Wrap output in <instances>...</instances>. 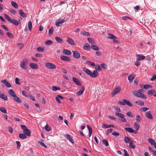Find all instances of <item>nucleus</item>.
<instances>
[{"instance_id": "f257e3e1", "label": "nucleus", "mask_w": 156, "mask_h": 156, "mask_svg": "<svg viewBox=\"0 0 156 156\" xmlns=\"http://www.w3.org/2000/svg\"><path fill=\"white\" fill-rule=\"evenodd\" d=\"M95 70H94L93 73L86 67H83V69L84 71L90 75L91 77L95 78L98 76V72L97 70L101 71V68L99 65H95Z\"/></svg>"}, {"instance_id": "f03ea898", "label": "nucleus", "mask_w": 156, "mask_h": 156, "mask_svg": "<svg viewBox=\"0 0 156 156\" xmlns=\"http://www.w3.org/2000/svg\"><path fill=\"white\" fill-rule=\"evenodd\" d=\"M5 18L10 23H12L16 26H18L19 24V23L16 20L14 19H11L6 14H4Z\"/></svg>"}, {"instance_id": "7ed1b4c3", "label": "nucleus", "mask_w": 156, "mask_h": 156, "mask_svg": "<svg viewBox=\"0 0 156 156\" xmlns=\"http://www.w3.org/2000/svg\"><path fill=\"white\" fill-rule=\"evenodd\" d=\"M21 128L23 130V133L26 136H30L31 135V131L30 130L27 129V127L24 125H21L20 126Z\"/></svg>"}, {"instance_id": "20e7f679", "label": "nucleus", "mask_w": 156, "mask_h": 156, "mask_svg": "<svg viewBox=\"0 0 156 156\" xmlns=\"http://www.w3.org/2000/svg\"><path fill=\"white\" fill-rule=\"evenodd\" d=\"M132 93L133 95L137 97L141 98L144 99H146L147 98V97L144 94L138 92L136 91H133Z\"/></svg>"}, {"instance_id": "39448f33", "label": "nucleus", "mask_w": 156, "mask_h": 156, "mask_svg": "<svg viewBox=\"0 0 156 156\" xmlns=\"http://www.w3.org/2000/svg\"><path fill=\"white\" fill-rule=\"evenodd\" d=\"M122 101H122H118V103L120 105H125L126 104L130 107H132L133 106L132 104L129 100L123 99Z\"/></svg>"}, {"instance_id": "423d86ee", "label": "nucleus", "mask_w": 156, "mask_h": 156, "mask_svg": "<svg viewBox=\"0 0 156 156\" xmlns=\"http://www.w3.org/2000/svg\"><path fill=\"white\" fill-rule=\"evenodd\" d=\"M28 60L27 59H24L20 63V66L23 69H27L26 65L28 64Z\"/></svg>"}, {"instance_id": "0eeeda50", "label": "nucleus", "mask_w": 156, "mask_h": 156, "mask_svg": "<svg viewBox=\"0 0 156 156\" xmlns=\"http://www.w3.org/2000/svg\"><path fill=\"white\" fill-rule=\"evenodd\" d=\"M115 114L116 115L120 117L121 119H119L120 121L123 122H126L127 120L125 118V116L124 115L119 112H116Z\"/></svg>"}, {"instance_id": "6e6552de", "label": "nucleus", "mask_w": 156, "mask_h": 156, "mask_svg": "<svg viewBox=\"0 0 156 156\" xmlns=\"http://www.w3.org/2000/svg\"><path fill=\"white\" fill-rule=\"evenodd\" d=\"M45 66L48 69H54L56 68V66L51 63L47 62L45 63Z\"/></svg>"}, {"instance_id": "1a4fd4ad", "label": "nucleus", "mask_w": 156, "mask_h": 156, "mask_svg": "<svg viewBox=\"0 0 156 156\" xmlns=\"http://www.w3.org/2000/svg\"><path fill=\"white\" fill-rule=\"evenodd\" d=\"M121 90V88L120 87H115L113 93H112V94L113 96H114L115 95L120 93Z\"/></svg>"}, {"instance_id": "9d476101", "label": "nucleus", "mask_w": 156, "mask_h": 156, "mask_svg": "<svg viewBox=\"0 0 156 156\" xmlns=\"http://www.w3.org/2000/svg\"><path fill=\"white\" fill-rule=\"evenodd\" d=\"M85 90V87L84 86L81 87V89L79 90V91L76 92V94L77 96H79L81 95L83 93Z\"/></svg>"}, {"instance_id": "9b49d317", "label": "nucleus", "mask_w": 156, "mask_h": 156, "mask_svg": "<svg viewBox=\"0 0 156 156\" xmlns=\"http://www.w3.org/2000/svg\"><path fill=\"white\" fill-rule=\"evenodd\" d=\"M73 57L76 59H78L80 57V55L78 51H72Z\"/></svg>"}, {"instance_id": "f8f14e48", "label": "nucleus", "mask_w": 156, "mask_h": 156, "mask_svg": "<svg viewBox=\"0 0 156 156\" xmlns=\"http://www.w3.org/2000/svg\"><path fill=\"white\" fill-rule=\"evenodd\" d=\"M73 81L77 85L81 86L82 85L81 83L78 79L76 78L75 77H73L72 78Z\"/></svg>"}, {"instance_id": "ddd939ff", "label": "nucleus", "mask_w": 156, "mask_h": 156, "mask_svg": "<svg viewBox=\"0 0 156 156\" xmlns=\"http://www.w3.org/2000/svg\"><path fill=\"white\" fill-rule=\"evenodd\" d=\"M60 59L63 61H70L71 60L69 57L65 55H61L60 56Z\"/></svg>"}, {"instance_id": "4468645a", "label": "nucleus", "mask_w": 156, "mask_h": 156, "mask_svg": "<svg viewBox=\"0 0 156 156\" xmlns=\"http://www.w3.org/2000/svg\"><path fill=\"white\" fill-rule=\"evenodd\" d=\"M65 136L66 139L68 140L72 144L74 143V142L73 140V139L72 138L71 136L70 135L68 134H66L65 135Z\"/></svg>"}, {"instance_id": "2eb2a0df", "label": "nucleus", "mask_w": 156, "mask_h": 156, "mask_svg": "<svg viewBox=\"0 0 156 156\" xmlns=\"http://www.w3.org/2000/svg\"><path fill=\"white\" fill-rule=\"evenodd\" d=\"M29 66L33 69H37L38 68V65L36 63H31L29 64Z\"/></svg>"}, {"instance_id": "dca6fc26", "label": "nucleus", "mask_w": 156, "mask_h": 156, "mask_svg": "<svg viewBox=\"0 0 156 156\" xmlns=\"http://www.w3.org/2000/svg\"><path fill=\"white\" fill-rule=\"evenodd\" d=\"M135 77V75L133 74H131L128 76V79L130 83H131L133 82Z\"/></svg>"}, {"instance_id": "f3484780", "label": "nucleus", "mask_w": 156, "mask_h": 156, "mask_svg": "<svg viewBox=\"0 0 156 156\" xmlns=\"http://www.w3.org/2000/svg\"><path fill=\"white\" fill-rule=\"evenodd\" d=\"M1 82L3 83L4 84L8 87H11V85L10 83L7 82L6 80H4L1 81Z\"/></svg>"}, {"instance_id": "a211bd4d", "label": "nucleus", "mask_w": 156, "mask_h": 156, "mask_svg": "<svg viewBox=\"0 0 156 156\" xmlns=\"http://www.w3.org/2000/svg\"><path fill=\"white\" fill-rule=\"evenodd\" d=\"M136 56L138 57L137 58V60H143L145 58L144 56L141 54H137L136 55Z\"/></svg>"}, {"instance_id": "6ab92c4d", "label": "nucleus", "mask_w": 156, "mask_h": 156, "mask_svg": "<svg viewBox=\"0 0 156 156\" xmlns=\"http://www.w3.org/2000/svg\"><path fill=\"white\" fill-rule=\"evenodd\" d=\"M145 115L148 118L150 119H153L152 115L150 111L147 112L145 113Z\"/></svg>"}, {"instance_id": "aec40b11", "label": "nucleus", "mask_w": 156, "mask_h": 156, "mask_svg": "<svg viewBox=\"0 0 156 156\" xmlns=\"http://www.w3.org/2000/svg\"><path fill=\"white\" fill-rule=\"evenodd\" d=\"M67 42L69 44L74 45L75 44V43L73 40L70 38H68L67 40Z\"/></svg>"}, {"instance_id": "412c9836", "label": "nucleus", "mask_w": 156, "mask_h": 156, "mask_svg": "<svg viewBox=\"0 0 156 156\" xmlns=\"http://www.w3.org/2000/svg\"><path fill=\"white\" fill-rule=\"evenodd\" d=\"M8 93L10 96L12 97H14V96H15V95H16V94L15 93L12 89H10L8 91Z\"/></svg>"}, {"instance_id": "4be33fe9", "label": "nucleus", "mask_w": 156, "mask_h": 156, "mask_svg": "<svg viewBox=\"0 0 156 156\" xmlns=\"http://www.w3.org/2000/svg\"><path fill=\"white\" fill-rule=\"evenodd\" d=\"M19 13L20 16L23 17H26L27 16V15L26 13H24V12L21 9H20L19 10Z\"/></svg>"}, {"instance_id": "5701e85b", "label": "nucleus", "mask_w": 156, "mask_h": 156, "mask_svg": "<svg viewBox=\"0 0 156 156\" xmlns=\"http://www.w3.org/2000/svg\"><path fill=\"white\" fill-rule=\"evenodd\" d=\"M64 54L66 55H71L72 54L70 51L67 49H64L62 51Z\"/></svg>"}, {"instance_id": "b1692460", "label": "nucleus", "mask_w": 156, "mask_h": 156, "mask_svg": "<svg viewBox=\"0 0 156 156\" xmlns=\"http://www.w3.org/2000/svg\"><path fill=\"white\" fill-rule=\"evenodd\" d=\"M132 140H131L130 138L129 137L125 136L124 137V141L126 143H130Z\"/></svg>"}, {"instance_id": "393cba45", "label": "nucleus", "mask_w": 156, "mask_h": 156, "mask_svg": "<svg viewBox=\"0 0 156 156\" xmlns=\"http://www.w3.org/2000/svg\"><path fill=\"white\" fill-rule=\"evenodd\" d=\"M13 97L14 98V100L16 102L20 103L21 102V100L16 95Z\"/></svg>"}, {"instance_id": "a878e982", "label": "nucleus", "mask_w": 156, "mask_h": 156, "mask_svg": "<svg viewBox=\"0 0 156 156\" xmlns=\"http://www.w3.org/2000/svg\"><path fill=\"white\" fill-rule=\"evenodd\" d=\"M108 37L109 38L112 39H115L117 38L113 34L110 33L108 34Z\"/></svg>"}, {"instance_id": "bb28decb", "label": "nucleus", "mask_w": 156, "mask_h": 156, "mask_svg": "<svg viewBox=\"0 0 156 156\" xmlns=\"http://www.w3.org/2000/svg\"><path fill=\"white\" fill-rule=\"evenodd\" d=\"M0 98L6 101L8 100L7 96L3 94H0Z\"/></svg>"}, {"instance_id": "cd10ccee", "label": "nucleus", "mask_w": 156, "mask_h": 156, "mask_svg": "<svg viewBox=\"0 0 156 156\" xmlns=\"http://www.w3.org/2000/svg\"><path fill=\"white\" fill-rule=\"evenodd\" d=\"M19 138L22 140L25 139L27 137L24 133H20L19 134Z\"/></svg>"}, {"instance_id": "c85d7f7f", "label": "nucleus", "mask_w": 156, "mask_h": 156, "mask_svg": "<svg viewBox=\"0 0 156 156\" xmlns=\"http://www.w3.org/2000/svg\"><path fill=\"white\" fill-rule=\"evenodd\" d=\"M87 127L88 128V129L89 131V137H90L92 133V130L91 127H90L89 125H87Z\"/></svg>"}, {"instance_id": "c756f323", "label": "nucleus", "mask_w": 156, "mask_h": 156, "mask_svg": "<svg viewBox=\"0 0 156 156\" xmlns=\"http://www.w3.org/2000/svg\"><path fill=\"white\" fill-rule=\"evenodd\" d=\"M91 48L94 50L97 51L99 50V48L96 45H92L91 46Z\"/></svg>"}, {"instance_id": "7c9ffc66", "label": "nucleus", "mask_w": 156, "mask_h": 156, "mask_svg": "<svg viewBox=\"0 0 156 156\" xmlns=\"http://www.w3.org/2000/svg\"><path fill=\"white\" fill-rule=\"evenodd\" d=\"M144 88L145 89L147 90L149 88H152V86L150 84H147L144 85Z\"/></svg>"}, {"instance_id": "2f4dec72", "label": "nucleus", "mask_w": 156, "mask_h": 156, "mask_svg": "<svg viewBox=\"0 0 156 156\" xmlns=\"http://www.w3.org/2000/svg\"><path fill=\"white\" fill-rule=\"evenodd\" d=\"M124 129L126 131L131 133H133V132H134L133 129L130 127L125 128Z\"/></svg>"}, {"instance_id": "473e14b6", "label": "nucleus", "mask_w": 156, "mask_h": 156, "mask_svg": "<svg viewBox=\"0 0 156 156\" xmlns=\"http://www.w3.org/2000/svg\"><path fill=\"white\" fill-rule=\"evenodd\" d=\"M155 92L154 90H150L147 91V94L149 95H152Z\"/></svg>"}, {"instance_id": "72a5a7b5", "label": "nucleus", "mask_w": 156, "mask_h": 156, "mask_svg": "<svg viewBox=\"0 0 156 156\" xmlns=\"http://www.w3.org/2000/svg\"><path fill=\"white\" fill-rule=\"evenodd\" d=\"M55 39L56 41L59 43H62L63 42V41L62 39H61L60 38L58 37H55Z\"/></svg>"}, {"instance_id": "f704fd0d", "label": "nucleus", "mask_w": 156, "mask_h": 156, "mask_svg": "<svg viewBox=\"0 0 156 156\" xmlns=\"http://www.w3.org/2000/svg\"><path fill=\"white\" fill-rule=\"evenodd\" d=\"M80 34H81L83 35H86L88 36H90V34L89 32L85 31H82L81 32Z\"/></svg>"}, {"instance_id": "c9c22d12", "label": "nucleus", "mask_w": 156, "mask_h": 156, "mask_svg": "<svg viewBox=\"0 0 156 156\" xmlns=\"http://www.w3.org/2000/svg\"><path fill=\"white\" fill-rule=\"evenodd\" d=\"M129 147L133 149H134L135 148V146L133 144V142L132 140L131 141L129 144Z\"/></svg>"}, {"instance_id": "e433bc0d", "label": "nucleus", "mask_w": 156, "mask_h": 156, "mask_svg": "<svg viewBox=\"0 0 156 156\" xmlns=\"http://www.w3.org/2000/svg\"><path fill=\"white\" fill-rule=\"evenodd\" d=\"M135 103L136 104H137L138 105L141 106H143L144 105V102L141 101H136Z\"/></svg>"}, {"instance_id": "4c0bfd02", "label": "nucleus", "mask_w": 156, "mask_h": 156, "mask_svg": "<svg viewBox=\"0 0 156 156\" xmlns=\"http://www.w3.org/2000/svg\"><path fill=\"white\" fill-rule=\"evenodd\" d=\"M51 89L53 91H55L58 90H60V88L59 87L56 86H52L51 87Z\"/></svg>"}, {"instance_id": "58836bf2", "label": "nucleus", "mask_w": 156, "mask_h": 156, "mask_svg": "<svg viewBox=\"0 0 156 156\" xmlns=\"http://www.w3.org/2000/svg\"><path fill=\"white\" fill-rule=\"evenodd\" d=\"M28 27L29 30L31 31L32 28V23L30 21H29L28 23Z\"/></svg>"}, {"instance_id": "ea45409f", "label": "nucleus", "mask_w": 156, "mask_h": 156, "mask_svg": "<svg viewBox=\"0 0 156 156\" xmlns=\"http://www.w3.org/2000/svg\"><path fill=\"white\" fill-rule=\"evenodd\" d=\"M53 28L52 27H51L49 30L48 34L49 36H51L53 34Z\"/></svg>"}, {"instance_id": "a19ab883", "label": "nucleus", "mask_w": 156, "mask_h": 156, "mask_svg": "<svg viewBox=\"0 0 156 156\" xmlns=\"http://www.w3.org/2000/svg\"><path fill=\"white\" fill-rule=\"evenodd\" d=\"M90 45L89 44H86L83 47V48L84 50H90Z\"/></svg>"}, {"instance_id": "79ce46f5", "label": "nucleus", "mask_w": 156, "mask_h": 156, "mask_svg": "<svg viewBox=\"0 0 156 156\" xmlns=\"http://www.w3.org/2000/svg\"><path fill=\"white\" fill-rule=\"evenodd\" d=\"M11 4L15 8H17L18 7V5L17 3L13 1L11 2Z\"/></svg>"}, {"instance_id": "37998d69", "label": "nucleus", "mask_w": 156, "mask_h": 156, "mask_svg": "<svg viewBox=\"0 0 156 156\" xmlns=\"http://www.w3.org/2000/svg\"><path fill=\"white\" fill-rule=\"evenodd\" d=\"M103 144L105 145L106 146H108L109 145V144L108 141L105 139H103L102 140Z\"/></svg>"}, {"instance_id": "c03bdc74", "label": "nucleus", "mask_w": 156, "mask_h": 156, "mask_svg": "<svg viewBox=\"0 0 156 156\" xmlns=\"http://www.w3.org/2000/svg\"><path fill=\"white\" fill-rule=\"evenodd\" d=\"M44 48H41V47H38L37 48V51L39 52H42L44 51Z\"/></svg>"}, {"instance_id": "a18cd8bd", "label": "nucleus", "mask_w": 156, "mask_h": 156, "mask_svg": "<svg viewBox=\"0 0 156 156\" xmlns=\"http://www.w3.org/2000/svg\"><path fill=\"white\" fill-rule=\"evenodd\" d=\"M45 129L47 131H49L51 130V128L48 124H46L45 127Z\"/></svg>"}, {"instance_id": "49530a36", "label": "nucleus", "mask_w": 156, "mask_h": 156, "mask_svg": "<svg viewBox=\"0 0 156 156\" xmlns=\"http://www.w3.org/2000/svg\"><path fill=\"white\" fill-rule=\"evenodd\" d=\"M52 41L49 40L46 41L45 42V44L47 45H51L52 44Z\"/></svg>"}, {"instance_id": "de8ad7c7", "label": "nucleus", "mask_w": 156, "mask_h": 156, "mask_svg": "<svg viewBox=\"0 0 156 156\" xmlns=\"http://www.w3.org/2000/svg\"><path fill=\"white\" fill-rule=\"evenodd\" d=\"M148 141L152 145H153L155 143V142L153 139L151 138H149L148 139Z\"/></svg>"}, {"instance_id": "09e8293b", "label": "nucleus", "mask_w": 156, "mask_h": 156, "mask_svg": "<svg viewBox=\"0 0 156 156\" xmlns=\"http://www.w3.org/2000/svg\"><path fill=\"white\" fill-rule=\"evenodd\" d=\"M24 46V44L22 43H19L17 44V46L20 49L23 48Z\"/></svg>"}, {"instance_id": "8fccbe9b", "label": "nucleus", "mask_w": 156, "mask_h": 156, "mask_svg": "<svg viewBox=\"0 0 156 156\" xmlns=\"http://www.w3.org/2000/svg\"><path fill=\"white\" fill-rule=\"evenodd\" d=\"M126 115L129 117L132 118L133 117V115L131 112H129L126 113Z\"/></svg>"}, {"instance_id": "3c124183", "label": "nucleus", "mask_w": 156, "mask_h": 156, "mask_svg": "<svg viewBox=\"0 0 156 156\" xmlns=\"http://www.w3.org/2000/svg\"><path fill=\"white\" fill-rule=\"evenodd\" d=\"M0 110L1 112L4 113H6L7 112L6 109L4 107H1L0 108Z\"/></svg>"}, {"instance_id": "603ef678", "label": "nucleus", "mask_w": 156, "mask_h": 156, "mask_svg": "<svg viewBox=\"0 0 156 156\" xmlns=\"http://www.w3.org/2000/svg\"><path fill=\"white\" fill-rule=\"evenodd\" d=\"M122 20H132V19L129 17L128 16H124L122 17Z\"/></svg>"}, {"instance_id": "864d4df0", "label": "nucleus", "mask_w": 156, "mask_h": 156, "mask_svg": "<svg viewBox=\"0 0 156 156\" xmlns=\"http://www.w3.org/2000/svg\"><path fill=\"white\" fill-rule=\"evenodd\" d=\"M113 130V129L111 128L108 129L106 133V135H108L109 133L112 132V131Z\"/></svg>"}, {"instance_id": "5fc2aeb1", "label": "nucleus", "mask_w": 156, "mask_h": 156, "mask_svg": "<svg viewBox=\"0 0 156 156\" xmlns=\"http://www.w3.org/2000/svg\"><path fill=\"white\" fill-rule=\"evenodd\" d=\"M7 35L9 37H11L12 38H13L14 37V36L10 33L9 32H8L6 33Z\"/></svg>"}, {"instance_id": "6e6d98bb", "label": "nucleus", "mask_w": 156, "mask_h": 156, "mask_svg": "<svg viewBox=\"0 0 156 156\" xmlns=\"http://www.w3.org/2000/svg\"><path fill=\"white\" fill-rule=\"evenodd\" d=\"M9 12L12 14L14 15H15L16 13V12L15 10L12 9H9Z\"/></svg>"}, {"instance_id": "4d7b16f0", "label": "nucleus", "mask_w": 156, "mask_h": 156, "mask_svg": "<svg viewBox=\"0 0 156 156\" xmlns=\"http://www.w3.org/2000/svg\"><path fill=\"white\" fill-rule=\"evenodd\" d=\"M112 134L116 137L118 136H119V133L116 132H113Z\"/></svg>"}, {"instance_id": "13d9d810", "label": "nucleus", "mask_w": 156, "mask_h": 156, "mask_svg": "<svg viewBox=\"0 0 156 156\" xmlns=\"http://www.w3.org/2000/svg\"><path fill=\"white\" fill-rule=\"evenodd\" d=\"M15 82L16 83L20 85L21 84L20 82H19V79L18 78H16L15 79Z\"/></svg>"}, {"instance_id": "bf43d9fd", "label": "nucleus", "mask_w": 156, "mask_h": 156, "mask_svg": "<svg viewBox=\"0 0 156 156\" xmlns=\"http://www.w3.org/2000/svg\"><path fill=\"white\" fill-rule=\"evenodd\" d=\"M136 120L138 122H140L141 121V118L139 115H137L136 116Z\"/></svg>"}, {"instance_id": "052dcab7", "label": "nucleus", "mask_w": 156, "mask_h": 156, "mask_svg": "<svg viewBox=\"0 0 156 156\" xmlns=\"http://www.w3.org/2000/svg\"><path fill=\"white\" fill-rule=\"evenodd\" d=\"M134 125L136 127V129L137 130H138L140 127V125L137 123H136V122L134 123Z\"/></svg>"}, {"instance_id": "680f3d73", "label": "nucleus", "mask_w": 156, "mask_h": 156, "mask_svg": "<svg viewBox=\"0 0 156 156\" xmlns=\"http://www.w3.org/2000/svg\"><path fill=\"white\" fill-rule=\"evenodd\" d=\"M86 63L88 64H89V65H91L92 66H95V63H94L91 62L90 61H86Z\"/></svg>"}, {"instance_id": "e2e57ef3", "label": "nucleus", "mask_w": 156, "mask_h": 156, "mask_svg": "<svg viewBox=\"0 0 156 156\" xmlns=\"http://www.w3.org/2000/svg\"><path fill=\"white\" fill-rule=\"evenodd\" d=\"M22 94L25 97L27 98H28L29 96L28 95L26 94V92L25 90H23L22 91Z\"/></svg>"}, {"instance_id": "0e129e2a", "label": "nucleus", "mask_w": 156, "mask_h": 156, "mask_svg": "<svg viewBox=\"0 0 156 156\" xmlns=\"http://www.w3.org/2000/svg\"><path fill=\"white\" fill-rule=\"evenodd\" d=\"M16 143L17 145V149H19L21 146L20 142L19 141H16Z\"/></svg>"}, {"instance_id": "69168bd1", "label": "nucleus", "mask_w": 156, "mask_h": 156, "mask_svg": "<svg viewBox=\"0 0 156 156\" xmlns=\"http://www.w3.org/2000/svg\"><path fill=\"white\" fill-rule=\"evenodd\" d=\"M8 128H9V131L10 133H12L13 131V129L12 128V127L10 126H8Z\"/></svg>"}, {"instance_id": "338daca9", "label": "nucleus", "mask_w": 156, "mask_h": 156, "mask_svg": "<svg viewBox=\"0 0 156 156\" xmlns=\"http://www.w3.org/2000/svg\"><path fill=\"white\" fill-rule=\"evenodd\" d=\"M106 65L104 63H102L101 64V67L104 69H106Z\"/></svg>"}, {"instance_id": "774afa93", "label": "nucleus", "mask_w": 156, "mask_h": 156, "mask_svg": "<svg viewBox=\"0 0 156 156\" xmlns=\"http://www.w3.org/2000/svg\"><path fill=\"white\" fill-rule=\"evenodd\" d=\"M123 151L125 153L124 156H129L127 151L126 149H124Z\"/></svg>"}]
</instances>
